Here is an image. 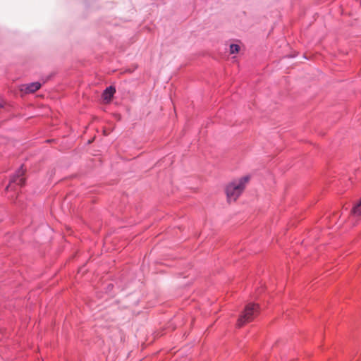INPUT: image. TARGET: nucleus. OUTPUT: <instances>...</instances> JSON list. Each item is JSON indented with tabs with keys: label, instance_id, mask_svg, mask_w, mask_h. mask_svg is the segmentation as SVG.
<instances>
[{
	"label": "nucleus",
	"instance_id": "8",
	"mask_svg": "<svg viewBox=\"0 0 361 361\" xmlns=\"http://www.w3.org/2000/svg\"><path fill=\"white\" fill-rule=\"evenodd\" d=\"M2 107V103L0 102V108Z\"/></svg>",
	"mask_w": 361,
	"mask_h": 361
},
{
	"label": "nucleus",
	"instance_id": "4",
	"mask_svg": "<svg viewBox=\"0 0 361 361\" xmlns=\"http://www.w3.org/2000/svg\"><path fill=\"white\" fill-rule=\"evenodd\" d=\"M42 85L39 82H35L30 84L22 85L20 87V91L25 93H34L41 87Z\"/></svg>",
	"mask_w": 361,
	"mask_h": 361
},
{
	"label": "nucleus",
	"instance_id": "2",
	"mask_svg": "<svg viewBox=\"0 0 361 361\" xmlns=\"http://www.w3.org/2000/svg\"><path fill=\"white\" fill-rule=\"evenodd\" d=\"M259 306L255 303H249L238 319L237 326L240 327L245 324L252 321L259 313Z\"/></svg>",
	"mask_w": 361,
	"mask_h": 361
},
{
	"label": "nucleus",
	"instance_id": "6",
	"mask_svg": "<svg viewBox=\"0 0 361 361\" xmlns=\"http://www.w3.org/2000/svg\"><path fill=\"white\" fill-rule=\"evenodd\" d=\"M351 213L355 216H361V199L354 205Z\"/></svg>",
	"mask_w": 361,
	"mask_h": 361
},
{
	"label": "nucleus",
	"instance_id": "1",
	"mask_svg": "<svg viewBox=\"0 0 361 361\" xmlns=\"http://www.w3.org/2000/svg\"><path fill=\"white\" fill-rule=\"evenodd\" d=\"M249 180L250 176H245L228 183L226 188L228 201L235 202L242 194Z\"/></svg>",
	"mask_w": 361,
	"mask_h": 361
},
{
	"label": "nucleus",
	"instance_id": "3",
	"mask_svg": "<svg viewBox=\"0 0 361 361\" xmlns=\"http://www.w3.org/2000/svg\"><path fill=\"white\" fill-rule=\"evenodd\" d=\"M25 173V170L21 167L16 173V174L11 178L10 184L6 187V190H8L12 187V183H16L20 186H23L25 184V178L23 177Z\"/></svg>",
	"mask_w": 361,
	"mask_h": 361
},
{
	"label": "nucleus",
	"instance_id": "5",
	"mask_svg": "<svg viewBox=\"0 0 361 361\" xmlns=\"http://www.w3.org/2000/svg\"><path fill=\"white\" fill-rule=\"evenodd\" d=\"M116 90L114 87L111 86L107 87L102 94L103 99L109 102L111 100Z\"/></svg>",
	"mask_w": 361,
	"mask_h": 361
},
{
	"label": "nucleus",
	"instance_id": "7",
	"mask_svg": "<svg viewBox=\"0 0 361 361\" xmlns=\"http://www.w3.org/2000/svg\"><path fill=\"white\" fill-rule=\"evenodd\" d=\"M240 50V47L238 44H231L230 45V53L231 54H235L238 53Z\"/></svg>",
	"mask_w": 361,
	"mask_h": 361
}]
</instances>
